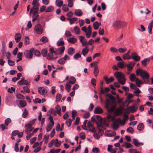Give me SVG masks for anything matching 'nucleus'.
<instances>
[{"mask_svg":"<svg viewBox=\"0 0 153 153\" xmlns=\"http://www.w3.org/2000/svg\"><path fill=\"white\" fill-rule=\"evenodd\" d=\"M114 75L117 79L119 83L122 85L125 84L126 79L125 78L124 75L122 73L119 71H116Z\"/></svg>","mask_w":153,"mask_h":153,"instance_id":"f257e3e1","label":"nucleus"},{"mask_svg":"<svg viewBox=\"0 0 153 153\" xmlns=\"http://www.w3.org/2000/svg\"><path fill=\"white\" fill-rule=\"evenodd\" d=\"M140 76L144 79V82L146 84H149V81L148 79L149 77V75L148 72L145 71L141 70L140 73Z\"/></svg>","mask_w":153,"mask_h":153,"instance_id":"f03ea898","label":"nucleus"},{"mask_svg":"<svg viewBox=\"0 0 153 153\" xmlns=\"http://www.w3.org/2000/svg\"><path fill=\"white\" fill-rule=\"evenodd\" d=\"M39 0H33L32 2V5L33 7L31 8L30 11V16L31 15V13L33 10H39Z\"/></svg>","mask_w":153,"mask_h":153,"instance_id":"7ed1b4c3","label":"nucleus"},{"mask_svg":"<svg viewBox=\"0 0 153 153\" xmlns=\"http://www.w3.org/2000/svg\"><path fill=\"white\" fill-rule=\"evenodd\" d=\"M34 51L33 48H31L29 50H27L24 52L25 57L27 59H31L33 56V53Z\"/></svg>","mask_w":153,"mask_h":153,"instance_id":"20e7f679","label":"nucleus"},{"mask_svg":"<svg viewBox=\"0 0 153 153\" xmlns=\"http://www.w3.org/2000/svg\"><path fill=\"white\" fill-rule=\"evenodd\" d=\"M126 24L125 22H121L118 20L114 22L113 27L115 29H118L122 27H124V25Z\"/></svg>","mask_w":153,"mask_h":153,"instance_id":"39448f33","label":"nucleus"},{"mask_svg":"<svg viewBox=\"0 0 153 153\" xmlns=\"http://www.w3.org/2000/svg\"><path fill=\"white\" fill-rule=\"evenodd\" d=\"M34 30L36 33L38 34H41L43 32L42 26L40 24H37L35 25Z\"/></svg>","mask_w":153,"mask_h":153,"instance_id":"423d86ee","label":"nucleus"},{"mask_svg":"<svg viewBox=\"0 0 153 153\" xmlns=\"http://www.w3.org/2000/svg\"><path fill=\"white\" fill-rule=\"evenodd\" d=\"M39 10H33L32 11L31 14H32V20L33 22H34L36 21L39 17Z\"/></svg>","mask_w":153,"mask_h":153,"instance_id":"0eeeda50","label":"nucleus"},{"mask_svg":"<svg viewBox=\"0 0 153 153\" xmlns=\"http://www.w3.org/2000/svg\"><path fill=\"white\" fill-rule=\"evenodd\" d=\"M65 47L64 46H62L56 49L55 50V55H58L62 54L63 53L65 50Z\"/></svg>","mask_w":153,"mask_h":153,"instance_id":"6e6552de","label":"nucleus"},{"mask_svg":"<svg viewBox=\"0 0 153 153\" xmlns=\"http://www.w3.org/2000/svg\"><path fill=\"white\" fill-rule=\"evenodd\" d=\"M121 122V119H120V118H119L118 119H116L115 121L114 122L113 125V130L115 131L117 130L119 127V125L118 123H117V122Z\"/></svg>","mask_w":153,"mask_h":153,"instance_id":"1a4fd4ad","label":"nucleus"},{"mask_svg":"<svg viewBox=\"0 0 153 153\" xmlns=\"http://www.w3.org/2000/svg\"><path fill=\"white\" fill-rule=\"evenodd\" d=\"M48 119L50 120V122L51 123V124H48V131H49L53 127L54 122L53 120V117L51 115H50L48 117Z\"/></svg>","mask_w":153,"mask_h":153,"instance_id":"9d476101","label":"nucleus"},{"mask_svg":"<svg viewBox=\"0 0 153 153\" xmlns=\"http://www.w3.org/2000/svg\"><path fill=\"white\" fill-rule=\"evenodd\" d=\"M131 58L135 61H138L140 60V57L135 52L131 53Z\"/></svg>","mask_w":153,"mask_h":153,"instance_id":"9b49d317","label":"nucleus"},{"mask_svg":"<svg viewBox=\"0 0 153 153\" xmlns=\"http://www.w3.org/2000/svg\"><path fill=\"white\" fill-rule=\"evenodd\" d=\"M39 93L41 94L44 95L47 93V90L45 88L42 87H39L38 88Z\"/></svg>","mask_w":153,"mask_h":153,"instance_id":"f8f14e48","label":"nucleus"},{"mask_svg":"<svg viewBox=\"0 0 153 153\" xmlns=\"http://www.w3.org/2000/svg\"><path fill=\"white\" fill-rule=\"evenodd\" d=\"M94 113L95 114H100L103 112L102 109L100 106L96 107L94 111Z\"/></svg>","mask_w":153,"mask_h":153,"instance_id":"ddd939ff","label":"nucleus"},{"mask_svg":"<svg viewBox=\"0 0 153 153\" xmlns=\"http://www.w3.org/2000/svg\"><path fill=\"white\" fill-rule=\"evenodd\" d=\"M133 143L135 146L137 147H139L143 145L142 143L138 142L136 138H134L133 139Z\"/></svg>","mask_w":153,"mask_h":153,"instance_id":"4468645a","label":"nucleus"},{"mask_svg":"<svg viewBox=\"0 0 153 153\" xmlns=\"http://www.w3.org/2000/svg\"><path fill=\"white\" fill-rule=\"evenodd\" d=\"M153 25V20H152L150 23L149 24L148 27V30L150 34H152V28Z\"/></svg>","mask_w":153,"mask_h":153,"instance_id":"2eb2a0df","label":"nucleus"},{"mask_svg":"<svg viewBox=\"0 0 153 153\" xmlns=\"http://www.w3.org/2000/svg\"><path fill=\"white\" fill-rule=\"evenodd\" d=\"M135 63L134 62H131L127 65V66L128 68L129 71H131L135 65Z\"/></svg>","mask_w":153,"mask_h":153,"instance_id":"dca6fc26","label":"nucleus"},{"mask_svg":"<svg viewBox=\"0 0 153 153\" xmlns=\"http://www.w3.org/2000/svg\"><path fill=\"white\" fill-rule=\"evenodd\" d=\"M21 38V36L20 33H17L15 35V39L16 42H18Z\"/></svg>","mask_w":153,"mask_h":153,"instance_id":"f3484780","label":"nucleus"},{"mask_svg":"<svg viewBox=\"0 0 153 153\" xmlns=\"http://www.w3.org/2000/svg\"><path fill=\"white\" fill-rule=\"evenodd\" d=\"M104 79L107 84L112 82L114 80V78L113 77H111L109 79H108L107 76H105L104 77Z\"/></svg>","mask_w":153,"mask_h":153,"instance_id":"a211bd4d","label":"nucleus"},{"mask_svg":"<svg viewBox=\"0 0 153 153\" xmlns=\"http://www.w3.org/2000/svg\"><path fill=\"white\" fill-rule=\"evenodd\" d=\"M89 51V49L88 48V47L87 46H85V47L82 49L81 53L84 56H85L88 53Z\"/></svg>","mask_w":153,"mask_h":153,"instance_id":"6ab92c4d","label":"nucleus"},{"mask_svg":"<svg viewBox=\"0 0 153 153\" xmlns=\"http://www.w3.org/2000/svg\"><path fill=\"white\" fill-rule=\"evenodd\" d=\"M94 76L96 77L99 73V70L98 69V67L97 65L96 64H94Z\"/></svg>","mask_w":153,"mask_h":153,"instance_id":"aec40b11","label":"nucleus"},{"mask_svg":"<svg viewBox=\"0 0 153 153\" xmlns=\"http://www.w3.org/2000/svg\"><path fill=\"white\" fill-rule=\"evenodd\" d=\"M74 14L77 16H80L82 15L83 13L81 10L78 9L75 10Z\"/></svg>","mask_w":153,"mask_h":153,"instance_id":"412c9836","label":"nucleus"},{"mask_svg":"<svg viewBox=\"0 0 153 153\" xmlns=\"http://www.w3.org/2000/svg\"><path fill=\"white\" fill-rule=\"evenodd\" d=\"M130 52V50H129L123 56V58L124 59H129L131 58V56L129 55V53Z\"/></svg>","mask_w":153,"mask_h":153,"instance_id":"4be33fe9","label":"nucleus"},{"mask_svg":"<svg viewBox=\"0 0 153 153\" xmlns=\"http://www.w3.org/2000/svg\"><path fill=\"white\" fill-rule=\"evenodd\" d=\"M106 117L107 121H113L115 120V117L111 114L108 115Z\"/></svg>","mask_w":153,"mask_h":153,"instance_id":"5701e85b","label":"nucleus"},{"mask_svg":"<svg viewBox=\"0 0 153 153\" xmlns=\"http://www.w3.org/2000/svg\"><path fill=\"white\" fill-rule=\"evenodd\" d=\"M62 38H61L57 42V45L58 46H60L63 45L65 44L64 42L63 41Z\"/></svg>","mask_w":153,"mask_h":153,"instance_id":"b1692460","label":"nucleus"},{"mask_svg":"<svg viewBox=\"0 0 153 153\" xmlns=\"http://www.w3.org/2000/svg\"><path fill=\"white\" fill-rule=\"evenodd\" d=\"M105 134L107 136L111 137L115 136L116 134V132L114 131H110L108 133H106Z\"/></svg>","mask_w":153,"mask_h":153,"instance_id":"393cba45","label":"nucleus"},{"mask_svg":"<svg viewBox=\"0 0 153 153\" xmlns=\"http://www.w3.org/2000/svg\"><path fill=\"white\" fill-rule=\"evenodd\" d=\"M68 41L72 44H74L77 42V39L74 37H70L67 39Z\"/></svg>","mask_w":153,"mask_h":153,"instance_id":"a878e982","label":"nucleus"},{"mask_svg":"<svg viewBox=\"0 0 153 153\" xmlns=\"http://www.w3.org/2000/svg\"><path fill=\"white\" fill-rule=\"evenodd\" d=\"M142 65L144 66H146L149 62V59L146 58L141 61Z\"/></svg>","mask_w":153,"mask_h":153,"instance_id":"bb28decb","label":"nucleus"},{"mask_svg":"<svg viewBox=\"0 0 153 153\" xmlns=\"http://www.w3.org/2000/svg\"><path fill=\"white\" fill-rule=\"evenodd\" d=\"M117 65L120 68H122L124 67H126V64L124 62H118L117 63Z\"/></svg>","mask_w":153,"mask_h":153,"instance_id":"cd10ccee","label":"nucleus"},{"mask_svg":"<svg viewBox=\"0 0 153 153\" xmlns=\"http://www.w3.org/2000/svg\"><path fill=\"white\" fill-rule=\"evenodd\" d=\"M55 108L56 109V111L57 112V113L58 115L60 116H61V108L60 106L58 105H56L55 107Z\"/></svg>","mask_w":153,"mask_h":153,"instance_id":"c85d7f7f","label":"nucleus"},{"mask_svg":"<svg viewBox=\"0 0 153 153\" xmlns=\"http://www.w3.org/2000/svg\"><path fill=\"white\" fill-rule=\"evenodd\" d=\"M47 51L45 49H43L42 51V55L44 57H46L48 59V56H47Z\"/></svg>","mask_w":153,"mask_h":153,"instance_id":"c756f323","label":"nucleus"},{"mask_svg":"<svg viewBox=\"0 0 153 153\" xmlns=\"http://www.w3.org/2000/svg\"><path fill=\"white\" fill-rule=\"evenodd\" d=\"M19 104L20 106L23 108L26 105V102L25 100H20Z\"/></svg>","mask_w":153,"mask_h":153,"instance_id":"7c9ffc66","label":"nucleus"},{"mask_svg":"<svg viewBox=\"0 0 153 153\" xmlns=\"http://www.w3.org/2000/svg\"><path fill=\"white\" fill-rule=\"evenodd\" d=\"M135 75V74H131L129 77V79L131 81L134 82L136 80L137 78Z\"/></svg>","mask_w":153,"mask_h":153,"instance_id":"2f4dec72","label":"nucleus"},{"mask_svg":"<svg viewBox=\"0 0 153 153\" xmlns=\"http://www.w3.org/2000/svg\"><path fill=\"white\" fill-rule=\"evenodd\" d=\"M144 128V125L142 123H140L137 126V129L139 131H142Z\"/></svg>","mask_w":153,"mask_h":153,"instance_id":"473e14b6","label":"nucleus"},{"mask_svg":"<svg viewBox=\"0 0 153 153\" xmlns=\"http://www.w3.org/2000/svg\"><path fill=\"white\" fill-rule=\"evenodd\" d=\"M74 53V50L72 47L70 48L68 50V53L70 55H72Z\"/></svg>","mask_w":153,"mask_h":153,"instance_id":"72a5a7b5","label":"nucleus"},{"mask_svg":"<svg viewBox=\"0 0 153 153\" xmlns=\"http://www.w3.org/2000/svg\"><path fill=\"white\" fill-rule=\"evenodd\" d=\"M123 146L126 148L127 149L132 147V145L130 143L128 142H125L123 143Z\"/></svg>","mask_w":153,"mask_h":153,"instance_id":"f704fd0d","label":"nucleus"},{"mask_svg":"<svg viewBox=\"0 0 153 153\" xmlns=\"http://www.w3.org/2000/svg\"><path fill=\"white\" fill-rule=\"evenodd\" d=\"M55 3L57 6L60 7L62 5L63 2L62 1L60 0H56Z\"/></svg>","mask_w":153,"mask_h":153,"instance_id":"c9c22d12","label":"nucleus"},{"mask_svg":"<svg viewBox=\"0 0 153 153\" xmlns=\"http://www.w3.org/2000/svg\"><path fill=\"white\" fill-rule=\"evenodd\" d=\"M61 150L60 149H52L50 150L48 153H58Z\"/></svg>","mask_w":153,"mask_h":153,"instance_id":"e433bc0d","label":"nucleus"},{"mask_svg":"<svg viewBox=\"0 0 153 153\" xmlns=\"http://www.w3.org/2000/svg\"><path fill=\"white\" fill-rule=\"evenodd\" d=\"M99 27V23L98 22L96 21V22H94L93 23V27L94 28L95 30H97L98 28Z\"/></svg>","mask_w":153,"mask_h":153,"instance_id":"4c0bfd02","label":"nucleus"},{"mask_svg":"<svg viewBox=\"0 0 153 153\" xmlns=\"http://www.w3.org/2000/svg\"><path fill=\"white\" fill-rule=\"evenodd\" d=\"M105 107L107 109L109 108V105H110V101L108 99H106L105 102Z\"/></svg>","mask_w":153,"mask_h":153,"instance_id":"58836bf2","label":"nucleus"},{"mask_svg":"<svg viewBox=\"0 0 153 153\" xmlns=\"http://www.w3.org/2000/svg\"><path fill=\"white\" fill-rule=\"evenodd\" d=\"M62 95L61 94L58 93L57 94L56 97V102L59 101L62 98Z\"/></svg>","mask_w":153,"mask_h":153,"instance_id":"ea45409f","label":"nucleus"},{"mask_svg":"<svg viewBox=\"0 0 153 153\" xmlns=\"http://www.w3.org/2000/svg\"><path fill=\"white\" fill-rule=\"evenodd\" d=\"M76 82V79L74 77H71L70 78L69 80V83H71L72 84H74Z\"/></svg>","mask_w":153,"mask_h":153,"instance_id":"a19ab883","label":"nucleus"},{"mask_svg":"<svg viewBox=\"0 0 153 153\" xmlns=\"http://www.w3.org/2000/svg\"><path fill=\"white\" fill-rule=\"evenodd\" d=\"M66 89L68 92L71 90V85L70 83L68 82H67L65 85Z\"/></svg>","mask_w":153,"mask_h":153,"instance_id":"79ce46f5","label":"nucleus"},{"mask_svg":"<svg viewBox=\"0 0 153 153\" xmlns=\"http://www.w3.org/2000/svg\"><path fill=\"white\" fill-rule=\"evenodd\" d=\"M58 62L61 65H63L65 63V61L63 58H62L58 60Z\"/></svg>","mask_w":153,"mask_h":153,"instance_id":"37998d69","label":"nucleus"},{"mask_svg":"<svg viewBox=\"0 0 153 153\" xmlns=\"http://www.w3.org/2000/svg\"><path fill=\"white\" fill-rule=\"evenodd\" d=\"M126 131L127 132L131 133L133 134L134 132V129L131 127H129L127 129Z\"/></svg>","mask_w":153,"mask_h":153,"instance_id":"c03bdc74","label":"nucleus"},{"mask_svg":"<svg viewBox=\"0 0 153 153\" xmlns=\"http://www.w3.org/2000/svg\"><path fill=\"white\" fill-rule=\"evenodd\" d=\"M137 86L139 87H141V86L140 85L141 83V81L138 78H137L136 80L135 81Z\"/></svg>","mask_w":153,"mask_h":153,"instance_id":"a18cd8bd","label":"nucleus"},{"mask_svg":"<svg viewBox=\"0 0 153 153\" xmlns=\"http://www.w3.org/2000/svg\"><path fill=\"white\" fill-rule=\"evenodd\" d=\"M74 30L76 34H78L80 33V29L77 26L74 27Z\"/></svg>","mask_w":153,"mask_h":153,"instance_id":"49530a36","label":"nucleus"},{"mask_svg":"<svg viewBox=\"0 0 153 153\" xmlns=\"http://www.w3.org/2000/svg\"><path fill=\"white\" fill-rule=\"evenodd\" d=\"M16 97L18 99H20L23 100L25 98V97L20 93L16 94Z\"/></svg>","mask_w":153,"mask_h":153,"instance_id":"de8ad7c7","label":"nucleus"},{"mask_svg":"<svg viewBox=\"0 0 153 153\" xmlns=\"http://www.w3.org/2000/svg\"><path fill=\"white\" fill-rule=\"evenodd\" d=\"M72 120L71 119H68L66 122V124L67 125L68 127L70 126L71 124Z\"/></svg>","mask_w":153,"mask_h":153,"instance_id":"09e8293b","label":"nucleus"},{"mask_svg":"<svg viewBox=\"0 0 153 153\" xmlns=\"http://www.w3.org/2000/svg\"><path fill=\"white\" fill-rule=\"evenodd\" d=\"M25 127H26V129H27H27H28L33 128L32 125L29 123L26 124L25 125Z\"/></svg>","mask_w":153,"mask_h":153,"instance_id":"8fccbe9b","label":"nucleus"},{"mask_svg":"<svg viewBox=\"0 0 153 153\" xmlns=\"http://www.w3.org/2000/svg\"><path fill=\"white\" fill-rule=\"evenodd\" d=\"M106 97H108L111 100H114V97L110 94H107L105 95Z\"/></svg>","mask_w":153,"mask_h":153,"instance_id":"3c124183","label":"nucleus"},{"mask_svg":"<svg viewBox=\"0 0 153 153\" xmlns=\"http://www.w3.org/2000/svg\"><path fill=\"white\" fill-rule=\"evenodd\" d=\"M128 119V116L127 115L125 114L124 116V118L123 119V125H124L126 123V121Z\"/></svg>","mask_w":153,"mask_h":153,"instance_id":"603ef678","label":"nucleus"},{"mask_svg":"<svg viewBox=\"0 0 153 153\" xmlns=\"http://www.w3.org/2000/svg\"><path fill=\"white\" fill-rule=\"evenodd\" d=\"M65 36L67 38L72 36L71 33L69 31H65Z\"/></svg>","mask_w":153,"mask_h":153,"instance_id":"864d4df0","label":"nucleus"},{"mask_svg":"<svg viewBox=\"0 0 153 153\" xmlns=\"http://www.w3.org/2000/svg\"><path fill=\"white\" fill-rule=\"evenodd\" d=\"M11 122V120L10 119V118H8L6 119L4 122V123L5 124V125L6 126H7Z\"/></svg>","mask_w":153,"mask_h":153,"instance_id":"5fc2aeb1","label":"nucleus"},{"mask_svg":"<svg viewBox=\"0 0 153 153\" xmlns=\"http://www.w3.org/2000/svg\"><path fill=\"white\" fill-rule=\"evenodd\" d=\"M48 112L51 113L53 115L56 116V115L57 112L53 109H51L50 111H48Z\"/></svg>","mask_w":153,"mask_h":153,"instance_id":"6e6d98bb","label":"nucleus"},{"mask_svg":"<svg viewBox=\"0 0 153 153\" xmlns=\"http://www.w3.org/2000/svg\"><path fill=\"white\" fill-rule=\"evenodd\" d=\"M62 9L65 12H67L69 10V8L66 4H64L62 5Z\"/></svg>","mask_w":153,"mask_h":153,"instance_id":"4d7b16f0","label":"nucleus"},{"mask_svg":"<svg viewBox=\"0 0 153 153\" xmlns=\"http://www.w3.org/2000/svg\"><path fill=\"white\" fill-rule=\"evenodd\" d=\"M57 56L54 58L52 53H48V60L49 59H55L57 58Z\"/></svg>","mask_w":153,"mask_h":153,"instance_id":"13d9d810","label":"nucleus"},{"mask_svg":"<svg viewBox=\"0 0 153 153\" xmlns=\"http://www.w3.org/2000/svg\"><path fill=\"white\" fill-rule=\"evenodd\" d=\"M81 57V55L79 53H77L74 56V58L76 60H77Z\"/></svg>","mask_w":153,"mask_h":153,"instance_id":"bf43d9fd","label":"nucleus"},{"mask_svg":"<svg viewBox=\"0 0 153 153\" xmlns=\"http://www.w3.org/2000/svg\"><path fill=\"white\" fill-rule=\"evenodd\" d=\"M33 53L35 55L37 56H39L40 55V52L37 50L36 49L35 50Z\"/></svg>","mask_w":153,"mask_h":153,"instance_id":"052dcab7","label":"nucleus"},{"mask_svg":"<svg viewBox=\"0 0 153 153\" xmlns=\"http://www.w3.org/2000/svg\"><path fill=\"white\" fill-rule=\"evenodd\" d=\"M92 151L94 153H98L99 152V150L97 147H94L92 149Z\"/></svg>","mask_w":153,"mask_h":153,"instance_id":"680f3d73","label":"nucleus"},{"mask_svg":"<svg viewBox=\"0 0 153 153\" xmlns=\"http://www.w3.org/2000/svg\"><path fill=\"white\" fill-rule=\"evenodd\" d=\"M48 40L47 38L45 36H43L40 39V41L43 43L47 42Z\"/></svg>","mask_w":153,"mask_h":153,"instance_id":"e2e57ef3","label":"nucleus"},{"mask_svg":"<svg viewBox=\"0 0 153 153\" xmlns=\"http://www.w3.org/2000/svg\"><path fill=\"white\" fill-rule=\"evenodd\" d=\"M80 137L82 139L84 140L85 138V134L84 132H81L79 134Z\"/></svg>","mask_w":153,"mask_h":153,"instance_id":"0e129e2a","label":"nucleus"},{"mask_svg":"<svg viewBox=\"0 0 153 153\" xmlns=\"http://www.w3.org/2000/svg\"><path fill=\"white\" fill-rule=\"evenodd\" d=\"M90 115V113L89 112H87L83 114V117L84 119L88 118L89 117Z\"/></svg>","mask_w":153,"mask_h":153,"instance_id":"69168bd1","label":"nucleus"},{"mask_svg":"<svg viewBox=\"0 0 153 153\" xmlns=\"http://www.w3.org/2000/svg\"><path fill=\"white\" fill-rule=\"evenodd\" d=\"M80 119V118L79 117H76L74 123V125H78L79 124Z\"/></svg>","mask_w":153,"mask_h":153,"instance_id":"338daca9","label":"nucleus"},{"mask_svg":"<svg viewBox=\"0 0 153 153\" xmlns=\"http://www.w3.org/2000/svg\"><path fill=\"white\" fill-rule=\"evenodd\" d=\"M77 18L74 17L71 19V20L70 21V24L71 25L72 24L74 23V22L76 21L77 19Z\"/></svg>","mask_w":153,"mask_h":153,"instance_id":"774afa93","label":"nucleus"}]
</instances>
